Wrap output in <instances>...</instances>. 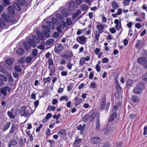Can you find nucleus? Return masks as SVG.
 I'll list each match as a JSON object with an SVG mask.
<instances>
[{
  "instance_id": "f257e3e1",
  "label": "nucleus",
  "mask_w": 147,
  "mask_h": 147,
  "mask_svg": "<svg viewBox=\"0 0 147 147\" xmlns=\"http://www.w3.org/2000/svg\"><path fill=\"white\" fill-rule=\"evenodd\" d=\"M24 48L26 50H29L31 47H35L36 45L31 38L29 39L28 41L24 42L23 44Z\"/></svg>"
},
{
  "instance_id": "f03ea898",
  "label": "nucleus",
  "mask_w": 147,
  "mask_h": 147,
  "mask_svg": "<svg viewBox=\"0 0 147 147\" xmlns=\"http://www.w3.org/2000/svg\"><path fill=\"white\" fill-rule=\"evenodd\" d=\"M68 10L69 11H73L75 9H77L78 6L75 4V3L72 0H70L68 2Z\"/></svg>"
},
{
  "instance_id": "7ed1b4c3",
  "label": "nucleus",
  "mask_w": 147,
  "mask_h": 147,
  "mask_svg": "<svg viewBox=\"0 0 147 147\" xmlns=\"http://www.w3.org/2000/svg\"><path fill=\"white\" fill-rule=\"evenodd\" d=\"M11 88L10 87L6 86L4 87H2L0 90V92L4 96H6L7 95V92H9L11 90Z\"/></svg>"
},
{
  "instance_id": "20e7f679",
  "label": "nucleus",
  "mask_w": 147,
  "mask_h": 147,
  "mask_svg": "<svg viewBox=\"0 0 147 147\" xmlns=\"http://www.w3.org/2000/svg\"><path fill=\"white\" fill-rule=\"evenodd\" d=\"M86 40L87 38L83 35L78 36L76 38V41L80 44L82 45L85 44Z\"/></svg>"
},
{
  "instance_id": "39448f33",
  "label": "nucleus",
  "mask_w": 147,
  "mask_h": 147,
  "mask_svg": "<svg viewBox=\"0 0 147 147\" xmlns=\"http://www.w3.org/2000/svg\"><path fill=\"white\" fill-rule=\"evenodd\" d=\"M63 48V46L61 44L58 43L57 45H55L54 51L57 53H59L61 52Z\"/></svg>"
},
{
  "instance_id": "423d86ee",
  "label": "nucleus",
  "mask_w": 147,
  "mask_h": 147,
  "mask_svg": "<svg viewBox=\"0 0 147 147\" xmlns=\"http://www.w3.org/2000/svg\"><path fill=\"white\" fill-rule=\"evenodd\" d=\"M146 59L142 57L138 58L137 61L139 63L143 65V66L146 64Z\"/></svg>"
},
{
  "instance_id": "0eeeda50",
  "label": "nucleus",
  "mask_w": 147,
  "mask_h": 147,
  "mask_svg": "<svg viewBox=\"0 0 147 147\" xmlns=\"http://www.w3.org/2000/svg\"><path fill=\"white\" fill-rule=\"evenodd\" d=\"M100 141V138L98 137H94L91 138L90 142L93 144H97Z\"/></svg>"
},
{
  "instance_id": "6e6552de",
  "label": "nucleus",
  "mask_w": 147,
  "mask_h": 147,
  "mask_svg": "<svg viewBox=\"0 0 147 147\" xmlns=\"http://www.w3.org/2000/svg\"><path fill=\"white\" fill-rule=\"evenodd\" d=\"M114 23L116 24L115 28L116 30H119L121 27V21H119L118 19H115L114 21Z\"/></svg>"
},
{
  "instance_id": "1a4fd4ad",
  "label": "nucleus",
  "mask_w": 147,
  "mask_h": 147,
  "mask_svg": "<svg viewBox=\"0 0 147 147\" xmlns=\"http://www.w3.org/2000/svg\"><path fill=\"white\" fill-rule=\"evenodd\" d=\"M136 86L142 91L145 88V83L143 82H140L138 83L136 85Z\"/></svg>"
},
{
  "instance_id": "9d476101",
  "label": "nucleus",
  "mask_w": 147,
  "mask_h": 147,
  "mask_svg": "<svg viewBox=\"0 0 147 147\" xmlns=\"http://www.w3.org/2000/svg\"><path fill=\"white\" fill-rule=\"evenodd\" d=\"M133 91L134 93L139 94H141L143 92L136 85V87H134L133 90Z\"/></svg>"
},
{
  "instance_id": "9b49d317",
  "label": "nucleus",
  "mask_w": 147,
  "mask_h": 147,
  "mask_svg": "<svg viewBox=\"0 0 147 147\" xmlns=\"http://www.w3.org/2000/svg\"><path fill=\"white\" fill-rule=\"evenodd\" d=\"M117 116V113L116 112H114L109 117L108 121L109 122H111L113 121Z\"/></svg>"
},
{
  "instance_id": "f8f14e48",
  "label": "nucleus",
  "mask_w": 147,
  "mask_h": 147,
  "mask_svg": "<svg viewBox=\"0 0 147 147\" xmlns=\"http://www.w3.org/2000/svg\"><path fill=\"white\" fill-rule=\"evenodd\" d=\"M66 130L65 129H61L58 132L57 134L61 137H63L66 135Z\"/></svg>"
},
{
  "instance_id": "ddd939ff",
  "label": "nucleus",
  "mask_w": 147,
  "mask_h": 147,
  "mask_svg": "<svg viewBox=\"0 0 147 147\" xmlns=\"http://www.w3.org/2000/svg\"><path fill=\"white\" fill-rule=\"evenodd\" d=\"M14 59L12 58H9L7 59L5 61L6 64L9 65H11L13 64L14 62Z\"/></svg>"
},
{
  "instance_id": "4468645a",
  "label": "nucleus",
  "mask_w": 147,
  "mask_h": 147,
  "mask_svg": "<svg viewBox=\"0 0 147 147\" xmlns=\"http://www.w3.org/2000/svg\"><path fill=\"white\" fill-rule=\"evenodd\" d=\"M13 6L12 7L11 6H9L7 8V11L8 13L14 15L15 13Z\"/></svg>"
},
{
  "instance_id": "2eb2a0df",
  "label": "nucleus",
  "mask_w": 147,
  "mask_h": 147,
  "mask_svg": "<svg viewBox=\"0 0 147 147\" xmlns=\"http://www.w3.org/2000/svg\"><path fill=\"white\" fill-rule=\"evenodd\" d=\"M17 3L21 6H23L27 5V2L25 0H17Z\"/></svg>"
},
{
  "instance_id": "dca6fc26",
  "label": "nucleus",
  "mask_w": 147,
  "mask_h": 147,
  "mask_svg": "<svg viewBox=\"0 0 147 147\" xmlns=\"http://www.w3.org/2000/svg\"><path fill=\"white\" fill-rule=\"evenodd\" d=\"M61 13L62 15L65 17L68 16V15L69 13V12L67 10V9L63 8L62 9Z\"/></svg>"
},
{
  "instance_id": "f3484780",
  "label": "nucleus",
  "mask_w": 147,
  "mask_h": 147,
  "mask_svg": "<svg viewBox=\"0 0 147 147\" xmlns=\"http://www.w3.org/2000/svg\"><path fill=\"white\" fill-rule=\"evenodd\" d=\"M131 98L132 100L134 102H138L140 101L139 97L135 95L132 96Z\"/></svg>"
},
{
  "instance_id": "a211bd4d",
  "label": "nucleus",
  "mask_w": 147,
  "mask_h": 147,
  "mask_svg": "<svg viewBox=\"0 0 147 147\" xmlns=\"http://www.w3.org/2000/svg\"><path fill=\"white\" fill-rule=\"evenodd\" d=\"M36 33L37 36L40 40H43L44 39V36L40 31H37Z\"/></svg>"
},
{
  "instance_id": "6ab92c4d",
  "label": "nucleus",
  "mask_w": 147,
  "mask_h": 147,
  "mask_svg": "<svg viewBox=\"0 0 147 147\" xmlns=\"http://www.w3.org/2000/svg\"><path fill=\"white\" fill-rule=\"evenodd\" d=\"M133 83V81L130 79H128L126 82V87L129 88Z\"/></svg>"
},
{
  "instance_id": "aec40b11",
  "label": "nucleus",
  "mask_w": 147,
  "mask_h": 147,
  "mask_svg": "<svg viewBox=\"0 0 147 147\" xmlns=\"http://www.w3.org/2000/svg\"><path fill=\"white\" fill-rule=\"evenodd\" d=\"M47 24L49 26V28L52 29H53L55 28V24L52 23V22L50 21H47Z\"/></svg>"
},
{
  "instance_id": "412c9836",
  "label": "nucleus",
  "mask_w": 147,
  "mask_h": 147,
  "mask_svg": "<svg viewBox=\"0 0 147 147\" xmlns=\"http://www.w3.org/2000/svg\"><path fill=\"white\" fill-rule=\"evenodd\" d=\"M17 144V141L14 139H11L9 142L8 146L9 147H11L12 146H15Z\"/></svg>"
},
{
  "instance_id": "4be33fe9",
  "label": "nucleus",
  "mask_w": 147,
  "mask_h": 147,
  "mask_svg": "<svg viewBox=\"0 0 147 147\" xmlns=\"http://www.w3.org/2000/svg\"><path fill=\"white\" fill-rule=\"evenodd\" d=\"M32 40L34 41V42L36 43H38L40 42V39L39 38L37 37L35 35H33L31 36Z\"/></svg>"
},
{
  "instance_id": "5701e85b",
  "label": "nucleus",
  "mask_w": 147,
  "mask_h": 147,
  "mask_svg": "<svg viewBox=\"0 0 147 147\" xmlns=\"http://www.w3.org/2000/svg\"><path fill=\"white\" fill-rule=\"evenodd\" d=\"M112 6L113 8L115 9H117L119 7L118 4L115 1H114L112 2Z\"/></svg>"
},
{
  "instance_id": "b1692460",
  "label": "nucleus",
  "mask_w": 147,
  "mask_h": 147,
  "mask_svg": "<svg viewBox=\"0 0 147 147\" xmlns=\"http://www.w3.org/2000/svg\"><path fill=\"white\" fill-rule=\"evenodd\" d=\"M24 50L23 49L19 48L17 50L16 53L20 56H22L24 53Z\"/></svg>"
},
{
  "instance_id": "393cba45",
  "label": "nucleus",
  "mask_w": 147,
  "mask_h": 147,
  "mask_svg": "<svg viewBox=\"0 0 147 147\" xmlns=\"http://www.w3.org/2000/svg\"><path fill=\"white\" fill-rule=\"evenodd\" d=\"M18 5V4H17L16 3H13V6L14 9L18 11H20L21 10V8Z\"/></svg>"
},
{
  "instance_id": "a878e982",
  "label": "nucleus",
  "mask_w": 147,
  "mask_h": 147,
  "mask_svg": "<svg viewBox=\"0 0 147 147\" xmlns=\"http://www.w3.org/2000/svg\"><path fill=\"white\" fill-rule=\"evenodd\" d=\"M55 16L57 19L58 20H65L64 17L61 14L59 13H57L55 15Z\"/></svg>"
},
{
  "instance_id": "bb28decb",
  "label": "nucleus",
  "mask_w": 147,
  "mask_h": 147,
  "mask_svg": "<svg viewBox=\"0 0 147 147\" xmlns=\"http://www.w3.org/2000/svg\"><path fill=\"white\" fill-rule=\"evenodd\" d=\"M26 109V107L25 105L22 106L20 107V111H19V113H20L21 115H23V112Z\"/></svg>"
},
{
  "instance_id": "cd10ccee",
  "label": "nucleus",
  "mask_w": 147,
  "mask_h": 147,
  "mask_svg": "<svg viewBox=\"0 0 147 147\" xmlns=\"http://www.w3.org/2000/svg\"><path fill=\"white\" fill-rule=\"evenodd\" d=\"M81 13V11L80 10L78 9L77 10L75 13L74 14L72 15L73 18H76Z\"/></svg>"
},
{
  "instance_id": "c85d7f7f",
  "label": "nucleus",
  "mask_w": 147,
  "mask_h": 147,
  "mask_svg": "<svg viewBox=\"0 0 147 147\" xmlns=\"http://www.w3.org/2000/svg\"><path fill=\"white\" fill-rule=\"evenodd\" d=\"M43 29L44 30L45 32H49L50 31V29L46 25H43L42 26Z\"/></svg>"
},
{
  "instance_id": "c756f323",
  "label": "nucleus",
  "mask_w": 147,
  "mask_h": 147,
  "mask_svg": "<svg viewBox=\"0 0 147 147\" xmlns=\"http://www.w3.org/2000/svg\"><path fill=\"white\" fill-rule=\"evenodd\" d=\"M9 0H3V3L2 4V5L3 6H6L9 5L10 4V2Z\"/></svg>"
},
{
  "instance_id": "7c9ffc66",
  "label": "nucleus",
  "mask_w": 147,
  "mask_h": 147,
  "mask_svg": "<svg viewBox=\"0 0 147 147\" xmlns=\"http://www.w3.org/2000/svg\"><path fill=\"white\" fill-rule=\"evenodd\" d=\"M30 112L28 110L26 109L25 111L23 112V115H22V116L27 117V116H30Z\"/></svg>"
},
{
  "instance_id": "2f4dec72",
  "label": "nucleus",
  "mask_w": 147,
  "mask_h": 147,
  "mask_svg": "<svg viewBox=\"0 0 147 147\" xmlns=\"http://www.w3.org/2000/svg\"><path fill=\"white\" fill-rule=\"evenodd\" d=\"M141 55L142 56V57H144V58L147 59V51L145 49H143L142 50V52L141 53Z\"/></svg>"
},
{
  "instance_id": "473e14b6",
  "label": "nucleus",
  "mask_w": 147,
  "mask_h": 147,
  "mask_svg": "<svg viewBox=\"0 0 147 147\" xmlns=\"http://www.w3.org/2000/svg\"><path fill=\"white\" fill-rule=\"evenodd\" d=\"M10 125V122H7L3 128V130L5 131L8 129Z\"/></svg>"
},
{
  "instance_id": "72a5a7b5",
  "label": "nucleus",
  "mask_w": 147,
  "mask_h": 147,
  "mask_svg": "<svg viewBox=\"0 0 147 147\" xmlns=\"http://www.w3.org/2000/svg\"><path fill=\"white\" fill-rule=\"evenodd\" d=\"M96 115V113L95 112L93 113L91 115L89 116V118L90 122H91L93 120L94 118L95 117Z\"/></svg>"
},
{
  "instance_id": "f704fd0d",
  "label": "nucleus",
  "mask_w": 147,
  "mask_h": 147,
  "mask_svg": "<svg viewBox=\"0 0 147 147\" xmlns=\"http://www.w3.org/2000/svg\"><path fill=\"white\" fill-rule=\"evenodd\" d=\"M102 32H100L98 31H96L95 38L97 40H98L100 34L102 33Z\"/></svg>"
},
{
  "instance_id": "c9c22d12",
  "label": "nucleus",
  "mask_w": 147,
  "mask_h": 147,
  "mask_svg": "<svg viewBox=\"0 0 147 147\" xmlns=\"http://www.w3.org/2000/svg\"><path fill=\"white\" fill-rule=\"evenodd\" d=\"M54 41V40L53 38H51L48 40L46 42V44L47 45H50L52 44Z\"/></svg>"
},
{
  "instance_id": "e433bc0d",
  "label": "nucleus",
  "mask_w": 147,
  "mask_h": 147,
  "mask_svg": "<svg viewBox=\"0 0 147 147\" xmlns=\"http://www.w3.org/2000/svg\"><path fill=\"white\" fill-rule=\"evenodd\" d=\"M14 68L15 70L18 72H21L22 71V69L20 66L19 65H16L14 66Z\"/></svg>"
},
{
  "instance_id": "4c0bfd02",
  "label": "nucleus",
  "mask_w": 147,
  "mask_h": 147,
  "mask_svg": "<svg viewBox=\"0 0 147 147\" xmlns=\"http://www.w3.org/2000/svg\"><path fill=\"white\" fill-rule=\"evenodd\" d=\"M142 40H137V42L135 45V47L136 48H138L141 46Z\"/></svg>"
},
{
  "instance_id": "58836bf2",
  "label": "nucleus",
  "mask_w": 147,
  "mask_h": 147,
  "mask_svg": "<svg viewBox=\"0 0 147 147\" xmlns=\"http://www.w3.org/2000/svg\"><path fill=\"white\" fill-rule=\"evenodd\" d=\"M0 71L1 72L4 74H8L9 73L8 71H7L1 66H0Z\"/></svg>"
},
{
  "instance_id": "ea45409f",
  "label": "nucleus",
  "mask_w": 147,
  "mask_h": 147,
  "mask_svg": "<svg viewBox=\"0 0 147 147\" xmlns=\"http://www.w3.org/2000/svg\"><path fill=\"white\" fill-rule=\"evenodd\" d=\"M1 16L3 18L4 20L5 21L7 22H9V20H8L7 17L5 13H2Z\"/></svg>"
},
{
  "instance_id": "a19ab883",
  "label": "nucleus",
  "mask_w": 147,
  "mask_h": 147,
  "mask_svg": "<svg viewBox=\"0 0 147 147\" xmlns=\"http://www.w3.org/2000/svg\"><path fill=\"white\" fill-rule=\"evenodd\" d=\"M75 3V4L78 7L82 2V0H72Z\"/></svg>"
},
{
  "instance_id": "79ce46f5",
  "label": "nucleus",
  "mask_w": 147,
  "mask_h": 147,
  "mask_svg": "<svg viewBox=\"0 0 147 147\" xmlns=\"http://www.w3.org/2000/svg\"><path fill=\"white\" fill-rule=\"evenodd\" d=\"M56 109V107L55 106H51L50 105H49L47 109V110L51 111L52 110L53 111H55Z\"/></svg>"
},
{
  "instance_id": "37998d69",
  "label": "nucleus",
  "mask_w": 147,
  "mask_h": 147,
  "mask_svg": "<svg viewBox=\"0 0 147 147\" xmlns=\"http://www.w3.org/2000/svg\"><path fill=\"white\" fill-rule=\"evenodd\" d=\"M25 61V57H22L18 61V62L19 63H24Z\"/></svg>"
},
{
  "instance_id": "c03bdc74",
  "label": "nucleus",
  "mask_w": 147,
  "mask_h": 147,
  "mask_svg": "<svg viewBox=\"0 0 147 147\" xmlns=\"http://www.w3.org/2000/svg\"><path fill=\"white\" fill-rule=\"evenodd\" d=\"M7 114L9 117L11 119H13L15 118V116L11 112L8 111L7 112Z\"/></svg>"
},
{
  "instance_id": "a18cd8bd",
  "label": "nucleus",
  "mask_w": 147,
  "mask_h": 147,
  "mask_svg": "<svg viewBox=\"0 0 147 147\" xmlns=\"http://www.w3.org/2000/svg\"><path fill=\"white\" fill-rule=\"evenodd\" d=\"M104 28V25L100 24L97 25V29L98 30V31H101L103 30Z\"/></svg>"
},
{
  "instance_id": "49530a36",
  "label": "nucleus",
  "mask_w": 147,
  "mask_h": 147,
  "mask_svg": "<svg viewBox=\"0 0 147 147\" xmlns=\"http://www.w3.org/2000/svg\"><path fill=\"white\" fill-rule=\"evenodd\" d=\"M52 23L54 24L57 25L58 24L59 22L57 19L55 18H53L52 19Z\"/></svg>"
},
{
  "instance_id": "de8ad7c7",
  "label": "nucleus",
  "mask_w": 147,
  "mask_h": 147,
  "mask_svg": "<svg viewBox=\"0 0 147 147\" xmlns=\"http://www.w3.org/2000/svg\"><path fill=\"white\" fill-rule=\"evenodd\" d=\"M89 117V114L88 113L86 114L83 119V121L84 122H86L87 121Z\"/></svg>"
},
{
  "instance_id": "09e8293b",
  "label": "nucleus",
  "mask_w": 147,
  "mask_h": 147,
  "mask_svg": "<svg viewBox=\"0 0 147 147\" xmlns=\"http://www.w3.org/2000/svg\"><path fill=\"white\" fill-rule=\"evenodd\" d=\"M6 24L5 22L1 18H0V26L1 27H4L5 26Z\"/></svg>"
},
{
  "instance_id": "8fccbe9b",
  "label": "nucleus",
  "mask_w": 147,
  "mask_h": 147,
  "mask_svg": "<svg viewBox=\"0 0 147 147\" xmlns=\"http://www.w3.org/2000/svg\"><path fill=\"white\" fill-rule=\"evenodd\" d=\"M15 127L14 124V123H13L12 125H11V126L10 129L9 133H13L14 131Z\"/></svg>"
},
{
  "instance_id": "3c124183",
  "label": "nucleus",
  "mask_w": 147,
  "mask_h": 147,
  "mask_svg": "<svg viewBox=\"0 0 147 147\" xmlns=\"http://www.w3.org/2000/svg\"><path fill=\"white\" fill-rule=\"evenodd\" d=\"M117 85L116 87V90L118 92H120L121 91V88L118 83L117 80Z\"/></svg>"
},
{
  "instance_id": "603ef678",
  "label": "nucleus",
  "mask_w": 147,
  "mask_h": 147,
  "mask_svg": "<svg viewBox=\"0 0 147 147\" xmlns=\"http://www.w3.org/2000/svg\"><path fill=\"white\" fill-rule=\"evenodd\" d=\"M66 22L68 26L70 25L72 23L71 19L69 18H67L66 20Z\"/></svg>"
},
{
  "instance_id": "864d4df0",
  "label": "nucleus",
  "mask_w": 147,
  "mask_h": 147,
  "mask_svg": "<svg viewBox=\"0 0 147 147\" xmlns=\"http://www.w3.org/2000/svg\"><path fill=\"white\" fill-rule=\"evenodd\" d=\"M76 128L77 130H80L81 134H83V133L84 132L85 129L82 128V127L81 126H80V127L77 126Z\"/></svg>"
},
{
  "instance_id": "5fc2aeb1",
  "label": "nucleus",
  "mask_w": 147,
  "mask_h": 147,
  "mask_svg": "<svg viewBox=\"0 0 147 147\" xmlns=\"http://www.w3.org/2000/svg\"><path fill=\"white\" fill-rule=\"evenodd\" d=\"M32 60L31 57L30 56L28 57L25 59V61L26 63H29Z\"/></svg>"
},
{
  "instance_id": "6e6d98bb",
  "label": "nucleus",
  "mask_w": 147,
  "mask_h": 147,
  "mask_svg": "<svg viewBox=\"0 0 147 147\" xmlns=\"http://www.w3.org/2000/svg\"><path fill=\"white\" fill-rule=\"evenodd\" d=\"M81 139H79L78 138H77L76 139L75 142L73 143V145H76L78 144L81 141Z\"/></svg>"
},
{
  "instance_id": "4d7b16f0",
  "label": "nucleus",
  "mask_w": 147,
  "mask_h": 147,
  "mask_svg": "<svg viewBox=\"0 0 147 147\" xmlns=\"http://www.w3.org/2000/svg\"><path fill=\"white\" fill-rule=\"evenodd\" d=\"M38 52L36 49H34L32 51V54L34 57L38 55Z\"/></svg>"
},
{
  "instance_id": "13d9d810",
  "label": "nucleus",
  "mask_w": 147,
  "mask_h": 147,
  "mask_svg": "<svg viewBox=\"0 0 147 147\" xmlns=\"http://www.w3.org/2000/svg\"><path fill=\"white\" fill-rule=\"evenodd\" d=\"M60 26L61 28L66 27V24L65 22L62 20L60 24Z\"/></svg>"
},
{
  "instance_id": "bf43d9fd",
  "label": "nucleus",
  "mask_w": 147,
  "mask_h": 147,
  "mask_svg": "<svg viewBox=\"0 0 147 147\" xmlns=\"http://www.w3.org/2000/svg\"><path fill=\"white\" fill-rule=\"evenodd\" d=\"M81 6L82 9L83 11H85L88 7L87 5L85 4H82Z\"/></svg>"
},
{
  "instance_id": "052dcab7",
  "label": "nucleus",
  "mask_w": 147,
  "mask_h": 147,
  "mask_svg": "<svg viewBox=\"0 0 147 147\" xmlns=\"http://www.w3.org/2000/svg\"><path fill=\"white\" fill-rule=\"evenodd\" d=\"M51 80V77H48L47 78H44V83H47V82H50Z\"/></svg>"
},
{
  "instance_id": "680f3d73",
  "label": "nucleus",
  "mask_w": 147,
  "mask_h": 147,
  "mask_svg": "<svg viewBox=\"0 0 147 147\" xmlns=\"http://www.w3.org/2000/svg\"><path fill=\"white\" fill-rule=\"evenodd\" d=\"M59 34L57 32H54L53 37L54 38H58L59 36Z\"/></svg>"
},
{
  "instance_id": "e2e57ef3",
  "label": "nucleus",
  "mask_w": 147,
  "mask_h": 147,
  "mask_svg": "<svg viewBox=\"0 0 147 147\" xmlns=\"http://www.w3.org/2000/svg\"><path fill=\"white\" fill-rule=\"evenodd\" d=\"M85 58V57H82L80 60V62H79V64L80 65H83L84 63L85 62L84 61V59Z\"/></svg>"
},
{
  "instance_id": "0e129e2a",
  "label": "nucleus",
  "mask_w": 147,
  "mask_h": 147,
  "mask_svg": "<svg viewBox=\"0 0 147 147\" xmlns=\"http://www.w3.org/2000/svg\"><path fill=\"white\" fill-rule=\"evenodd\" d=\"M24 144V142L23 139H20L19 140V145L20 147H22Z\"/></svg>"
},
{
  "instance_id": "69168bd1",
  "label": "nucleus",
  "mask_w": 147,
  "mask_h": 147,
  "mask_svg": "<svg viewBox=\"0 0 147 147\" xmlns=\"http://www.w3.org/2000/svg\"><path fill=\"white\" fill-rule=\"evenodd\" d=\"M130 1V0H124L123 3L124 5L125 6L129 5V4Z\"/></svg>"
},
{
  "instance_id": "338daca9",
  "label": "nucleus",
  "mask_w": 147,
  "mask_h": 147,
  "mask_svg": "<svg viewBox=\"0 0 147 147\" xmlns=\"http://www.w3.org/2000/svg\"><path fill=\"white\" fill-rule=\"evenodd\" d=\"M142 78L144 80L147 82V74H144Z\"/></svg>"
},
{
  "instance_id": "774afa93",
  "label": "nucleus",
  "mask_w": 147,
  "mask_h": 147,
  "mask_svg": "<svg viewBox=\"0 0 147 147\" xmlns=\"http://www.w3.org/2000/svg\"><path fill=\"white\" fill-rule=\"evenodd\" d=\"M103 147H110V146L108 142H106L103 145Z\"/></svg>"
}]
</instances>
